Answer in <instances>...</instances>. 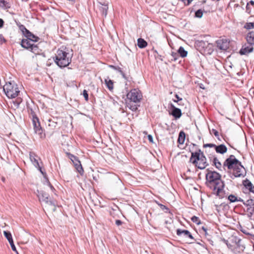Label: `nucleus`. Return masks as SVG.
<instances>
[{
  "label": "nucleus",
  "instance_id": "79ce46f5",
  "mask_svg": "<svg viewBox=\"0 0 254 254\" xmlns=\"http://www.w3.org/2000/svg\"><path fill=\"white\" fill-rule=\"evenodd\" d=\"M203 147H214L215 148L216 145L214 144H212V143H207V144H204Z\"/></svg>",
  "mask_w": 254,
  "mask_h": 254
},
{
  "label": "nucleus",
  "instance_id": "473e14b6",
  "mask_svg": "<svg viewBox=\"0 0 254 254\" xmlns=\"http://www.w3.org/2000/svg\"><path fill=\"white\" fill-rule=\"evenodd\" d=\"M242 202L243 203V204L245 205H246L247 206H252L254 208V201L252 199H249L247 200L246 201H243V202Z\"/></svg>",
  "mask_w": 254,
  "mask_h": 254
},
{
  "label": "nucleus",
  "instance_id": "6e6552de",
  "mask_svg": "<svg viewBox=\"0 0 254 254\" xmlns=\"http://www.w3.org/2000/svg\"><path fill=\"white\" fill-rule=\"evenodd\" d=\"M127 96L129 102H132L134 103H139L142 97L140 91L137 89H131Z\"/></svg>",
  "mask_w": 254,
  "mask_h": 254
},
{
  "label": "nucleus",
  "instance_id": "37998d69",
  "mask_svg": "<svg viewBox=\"0 0 254 254\" xmlns=\"http://www.w3.org/2000/svg\"><path fill=\"white\" fill-rule=\"evenodd\" d=\"M116 70L118 71L122 75L124 78H125V73L123 72L121 67H117V69Z\"/></svg>",
  "mask_w": 254,
  "mask_h": 254
},
{
  "label": "nucleus",
  "instance_id": "a878e982",
  "mask_svg": "<svg viewBox=\"0 0 254 254\" xmlns=\"http://www.w3.org/2000/svg\"><path fill=\"white\" fill-rule=\"evenodd\" d=\"M105 82L108 89L110 91H112L114 88L113 81L112 80L110 79L109 78H108L107 79H105Z\"/></svg>",
  "mask_w": 254,
  "mask_h": 254
},
{
  "label": "nucleus",
  "instance_id": "1a4fd4ad",
  "mask_svg": "<svg viewBox=\"0 0 254 254\" xmlns=\"http://www.w3.org/2000/svg\"><path fill=\"white\" fill-rule=\"evenodd\" d=\"M31 115L32 117V123L35 132L41 135L43 130L40 126L39 119L36 116L35 112L32 110L31 111Z\"/></svg>",
  "mask_w": 254,
  "mask_h": 254
},
{
  "label": "nucleus",
  "instance_id": "4468645a",
  "mask_svg": "<svg viewBox=\"0 0 254 254\" xmlns=\"http://www.w3.org/2000/svg\"><path fill=\"white\" fill-rule=\"evenodd\" d=\"M171 108L172 109V115L176 119L180 118L182 116V112L181 110L176 107L172 104H171Z\"/></svg>",
  "mask_w": 254,
  "mask_h": 254
},
{
  "label": "nucleus",
  "instance_id": "9d476101",
  "mask_svg": "<svg viewBox=\"0 0 254 254\" xmlns=\"http://www.w3.org/2000/svg\"><path fill=\"white\" fill-rule=\"evenodd\" d=\"M68 157L74 164L76 170L80 175H83L84 171L80 161L78 158L70 153H66Z\"/></svg>",
  "mask_w": 254,
  "mask_h": 254
},
{
  "label": "nucleus",
  "instance_id": "412c9836",
  "mask_svg": "<svg viewBox=\"0 0 254 254\" xmlns=\"http://www.w3.org/2000/svg\"><path fill=\"white\" fill-rule=\"evenodd\" d=\"M19 28L20 30V31L22 32L23 35L27 38L28 37H29L32 33L28 30L24 25H20L19 26Z\"/></svg>",
  "mask_w": 254,
  "mask_h": 254
},
{
  "label": "nucleus",
  "instance_id": "5fc2aeb1",
  "mask_svg": "<svg viewBox=\"0 0 254 254\" xmlns=\"http://www.w3.org/2000/svg\"><path fill=\"white\" fill-rule=\"evenodd\" d=\"M247 3H249V5H251L253 6V7H254V0H250L249 2Z\"/></svg>",
  "mask_w": 254,
  "mask_h": 254
},
{
  "label": "nucleus",
  "instance_id": "72a5a7b5",
  "mask_svg": "<svg viewBox=\"0 0 254 254\" xmlns=\"http://www.w3.org/2000/svg\"><path fill=\"white\" fill-rule=\"evenodd\" d=\"M31 52L35 54L39 53V49L37 45L33 44L30 49L29 50Z\"/></svg>",
  "mask_w": 254,
  "mask_h": 254
},
{
  "label": "nucleus",
  "instance_id": "cd10ccee",
  "mask_svg": "<svg viewBox=\"0 0 254 254\" xmlns=\"http://www.w3.org/2000/svg\"><path fill=\"white\" fill-rule=\"evenodd\" d=\"M147 45V42L143 39L139 38L137 39V46L139 48H144Z\"/></svg>",
  "mask_w": 254,
  "mask_h": 254
},
{
  "label": "nucleus",
  "instance_id": "7ed1b4c3",
  "mask_svg": "<svg viewBox=\"0 0 254 254\" xmlns=\"http://www.w3.org/2000/svg\"><path fill=\"white\" fill-rule=\"evenodd\" d=\"M72 54L68 50L63 47L59 49L53 57L55 63L61 68L68 66L71 62Z\"/></svg>",
  "mask_w": 254,
  "mask_h": 254
},
{
  "label": "nucleus",
  "instance_id": "f03ea898",
  "mask_svg": "<svg viewBox=\"0 0 254 254\" xmlns=\"http://www.w3.org/2000/svg\"><path fill=\"white\" fill-rule=\"evenodd\" d=\"M223 168L225 171L227 168L229 177L233 180L236 178L244 177L246 175L245 168L233 155H231L225 160Z\"/></svg>",
  "mask_w": 254,
  "mask_h": 254
},
{
  "label": "nucleus",
  "instance_id": "8fccbe9b",
  "mask_svg": "<svg viewBox=\"0 0 254 254\" xmlns=\"http://www.w3.org/2000/svg\"><path fill=\"white\" fill-rule=\"evenodd\" d=\"M44 179H45V180L44 181V184L45 185L47 186V183L50 182H49V180L48 179V178L46 177V175H44Z\"/></svg>",
  "mask_w": 254,
  "mask_h": 254
},
{
  "label": "nucleus",
  "instance_id": "ddd939ff",
  "mask_svg": "<svg viewBox=\"0 0 254 254\" xmlns=\"http://www.w3.org/2000/svg\"><path fill=\"white\" fill-rule=\"evenodd\" d=\"M3 234L4 235V236L6 237V238L7 239V240L8 241L12 251H13L15 252L16 253H17L16 247L13 243V241L11 233L9 231H4L3 232Z\"/></svg>",
  "mask_w": 254,
  "mask_h": 254
},
{
  "label": "nucleus",
  "instance_id": "a18cd8bd",
  "mask_svg": "<svg viewBox=\"0 0 254 254\" xmlns=\"http://www.w3.org/2000/svg\"><path fill=\"white\" fill-rule=\"evenodd\" d=\"M246 11L248 13H250L251 11V7L250 6V5H249V3H247L246 6Z\"/></svg>",
  "mask_w": 254,
  "mask_h": 254
},
{
  "label": "nucleus",
  "instance_id": "58836bf2",
  "mask_svg": "<svg viewBox=\"0 0 254 254\" xmlns=\"http://www.w3.org/2000/svg\"><path fill=\"white\" fill-rule=\"evenodd\" d=\"M47 186L49 187L50 188V189H51V191L53 192H54L55 195H56V190L54 188V187L52 185V184L50 183V182L47 183Z\"/></svg>",
  "mask_w": 254,
  "mask_h": 254
},
{
  "label": "nucleus",
  "instance_id": "f3484780",
  "mask_svg": "<svg viewBox=\"0 0 254 254\" xmlns=\"http://www.w3.org/2000/svg\"><path fill=\"white\" fill-rule=\"evenodd\" d=\"M34 44L31 43V41L27 39H22L21 42V46L22 47L29 50Z\"/></svg>",
  "mask_w": 254,
  "mask_h": 254
},
{
  "label": "nucleus",
  "instance_id": "de8ad7c7",
  "mask_svg": "<svg viewBox=\"0 0 254 254\" xmlns=\"http://www.w3.org/2000/svg\"><path fill=\"white\" fill-rule=\"evenodd\" d=\"M115 224L117 226H120L123 224V222L120 220H116L115 221Z\"/></svg>",
  "mask_w": 254,
  "mask_h": 254
},
{
  "label": "nucleus",
  "instance_id": "f8f14e48",
  "mask_svg": "<svg viewBox=\"0 0 254 254\" xmlns=\"http://www.w3.org/2000/svg\"><path fill=\"white\" fill-rule=\"evenodd\" d=\"M254 48L252 45L249 44L248 45H247L246 44H245L244 46H243L241 49L240 50L239 53L241 55H246L252 52Z\"/></svg>",
  "mask_w": 254,
  "mask_h": 254
},
{
  "label": "nucleus",
  "instance_id": "ea45409f",
  "mask_svg": "<svg viewBox=\"0 0 254 254\" xmlns=\"http://www.w3.org/2000/svg\"><path fill=\"white\" fill-rule=\"evenodd\" d=\"M83 95L86 101L88 100V94L86 90H84L83 91Z\"/></svg>",
  "mask_w": 254,
  "mask_h": 254
},
{
  "label": "nucleus",
  "instance_id": "2f4dec72",
  "mask_svg": "<svg viewBox=\"0 0 254 254\" xmlns=\"http://www.w3.org/2000/svg\"><path fill=\"white\" fill-rule=\"evenodd\" d=\"M27 39H28L32 42H36L39 40L40 38L32 33L31 35L27 38Z\"/></svg>",
  "mask_w": 254,
  "mask_h": 254
},
{
  "label": "nucleus",
  "instance_id": "49530a36",
  "mask_svg": "<svg viewBox=\"0 0 254 254\" xmlns=\"http://www.w3.org/2000/svg\"><path fill=\"white\" fill-rule=\"evenodd\" d=\"M182 1L184 2L185 4L188 5L190 3L192 0H182Z\"/></svg>",
  "mask_w": 254,
  "mask_h": 254
},
{
  "label": "nucleus",
  "instance_id": "2eb2a0df",
  "mask_svg": "<svg viewBox=\"0 0 254 254\" xmlns=\"http://www.w3.org/2000/svg\"><path fill=\"white\" fill-rule=\"evenodd\" d=\"M176 233L178 236H181L182 235H184V236L186 237H188L191 239H193L192 235L188 230L178 229L177 230Z\"/></svg>",
  "mask_w": 254,
  "mask_h": 254
},
{
  "label": "nucleus",
  "instance_id": "6e6d98bb",
  "mask_svg": "<svg viewBox=\"0 0 254 254\" xmlns=\"http://www.w3.org/2000/svg\"><path fill=\"white\" fill-rule=\"evenodd\" d=\"M202 230L204 232L205 235H207V229L206 228H205L204 227H202Z\"/></svg>",
  "mask_w": 254,
  "mask_h": 254
},
{
  "label": "nucleus",
  "instance_id": "393cba45",
  "mask_svg": "<svg viewBox=\"0 0 254 254\" xmlns=\"http://www.w3.org/2000/svg\"><path fill=\"white\" fill-rule=\"evenodd\" d=\"M186 135L183 131H181L179 132V137L178 139V142L179 144H183L185 140Z\"/></svg>",
  "mask_w": 254,
  "mask_h": 254
},
{
  "label": "nucleus",
  "instance_id": "4d7b16f0",
  "mask_svg": "<svg viewBox=\"0 0 254 254\" xmlns=\"http://www.w3.org/2000/svg\"><path fill=\"white\" fill-rule=\"evenodd\" d=\"M37 168H38V170L40 171V172L43 175H44V172H43L42 170V168L40 167V166H39V167H37Z\"/></svg>",
  "mask_w": 254,
  "mask_h": 254
},
{
  "label": "nucleus",
  "instance_id": "a211bd4d",
  "mask_svg": "<svg viewBox=\"0 0 254 254\" xmlns=\"http://www.w3.org/2000/svg\"><path fill=\"white\" fill-rule=\"evenodd\" d=\"M246 39L249 44L254 46V31L249 32L246 36Z\"/></svg>",
  "mask_w": 254,
  "mask_h": 254
},
{
  "label": "nucleus",
  "instance_id": "dca6fc26",
  "mask_svg": "<svg viewBox=\"0 0 254 254\" xmlns=\"http://www.w3.org/2000/svg\"><path fill=\"white\" fill-rule=\"evenodd\" d=\"M243 184L244 186L248 189L250 192L254 193V186L248 179L243 181Z\"/></svg>",
  "mask_w": 254,
  "mask_h": 254
},
{
  "label": "nucleus",
  "instance_id": "7c9ffc66",
  "mask_svg": "<svg viewBox=\"0 0 254 254\" xmlns=\"http://www.w3.org/2000/svg\"><path fill=\"white\" fill-rule=\"evenodd\" d=\"M213 163L216 168L219 170H221V169L223 168V166H222L221 163L217 158H214L213 159Z\"/></svg>",
  "mask_w": 254,
  "mask_h": 254
},
{
  "label": "nucleus",
  "instance_id": "603ef678",
  "mask_svg": "<svg viewBox=\"0 0 254 254\" xmlns=\"http://www.w3.org/2000/svg\"><path fill=\"white\" fill-rule=\"evenodd\" d=\"M148 139L150 142H153V139L151 135L149 134L147 136Z\"/></svg>",
  "mask_w": 254,
  "mask_h": 254
},
{
  "label": "nucleus",
  "instance_id": "bf43d9fd",
  "mask_svg": "<svg viewBox=\"0 0 254 254\" xmlns=\"http://www.w3.org/2000/svg\"><path fill=\"white\" fill-rule=\"evenodd\" d=\"M0 39L1 41H3V42L5 41L4 37L1 35H0Z\"/></svg>",
  "mask_w": 254,
  "mask_h": 254
},
{
  "label": "nucleus",
  "instance_id": "f257e3e1",
  "mask_svg": "<svg viewBox=\"0 0 254 254\" xmlns=\"http://www.w3.org/2000/svg\"><path fill=\"white\" fill-rule=\"evenodd\" d=\"M206 186L212 190V193L222 198L227 196L224 188L225 184L221 176L215 171H208L206 174Z\"/></svg>",
  "mask_w": 254,
  "mask_h": 254
},
{
  "label": "nucleus",
  "instance_id": "5701e85b",
  "mask_svg": "<svg viewBox=\"0 0 254 254\" xmlns=\"http://www.w3.org/2000/svg\"><path fill=\"white\" fill-rule=\"evenodd\" d=\"M29 155L30 160L32 162L33 165L36 167H39V162L37 159L36 158V155L34 153L30 152Z\"/></svg>",
  "mask_w": 254,
  "mask_h": 254
},
{
  "label": "nucleus",
  "instance_id": "864d4df0",
  "mask_svg": "<svg viewBox=\"0 0 254 254\" xmlns=\"http://www.w3.org/2000/svg\"><path fill=\"white\" fill-rule=\"evenodd\" d=\"M3 23H4L3 20L2 19L0 18V28H2L3 27Z\"/></svg>",
  "mask_w": 254,
  "mask_h": 254
},
{
  "label": "nucleus",
  "instance_id": "4be33fe9",
  "mask_svg": "<svg viewBox=\"0 0 254 254\" xmlns=\"http://www.w3.org/2000/svg\"><path fill=\"white\" fill-rule=\"evenodd\" d=\"M196 43L198 47H201L202 49H205L207 48L209 46H211V45L210 43H209L207 41L203 40H198Z\"/></svg>",
  "mask_w": 254,
  "mask_h": 254
},
{
  "label": "nucleus",
  "instance_id": "e433bc0d",
  "mask_svg": "<svg viewBox=\"0 0 254 254\" xmlns=\"http://www.w3.org/2000/svg\"><path fill=\"white\" fill-rule=\"evenodd\" d=\"M191 220L193 223H195L196 224L198 225L200 223V220L199 218L195 216H192L191 218Z\"/></svg>",
  "mask_w": 254,
  "mask_h": 254
},
{
  "label": "nucleus",
  "instance_id": "6ab92c4d",
  "mask_svg": "<svg viewBox=\"0 0 254 254\" xmlns=\"http://www.w3.org/2000/svg\"><path fill=\"white\" fill-rule=\"evenodd\" d=\"M215 149L217 153L222 154L226 153L227 151V148L224 144L216 145Z\"/></svg>",
  "mask_w": 254,
  "mask_h": 254
},
{
  "label": "nucleus",
  "instance_id": "4c0bfd02",
  "mask_svg": "<svg viewBox=\"0 0 254 254\" xmlns=\"http://www.w3.org/2000/svg\"><path fill=\"white\" fill-rule=\"evenodd\" d=\"M171 56L173 58V60L176 61L178 59L179 54L178 53L172 52ZM172 60H173V59H172Z\"/></svg>",
  "mask_w": 254,
  "mask_h": 254
},
{
  "label": "nucleus",
  "instance_id": "052dcab7",
  "mask_svg": "<svg viewBox=\"0 0 254 254\" xmlns=\"http://www.w3.org/2000/svg\"><path fill=\"white\" fill-rule=\"evenodd\" d=\"M112 68L114 69H117V67L115 66H114V65H111L110 66Z\"/></svg>",
  "mask_w": 254,
  "mask_h": 254
},
{
  "label": "nucleus",
  "instance_id": "c756f323",
  "mask_svg": "<svg viewBox=\"0 0 254 254\" xmlns=\"http://www.w3.org/2000/svg\"><path fill=\"white\" fill-rule=\"evenodd\" d=\"M0 7L6 9L10 7V4L4 0H0Z\"/></svg>",
  "mask_w": 254,
  "mask_h": 254
},
{
  "label": "nucleus",
  "instance_id": "39448f33",
  "mask_svg": "<svg viewBox=\"0 0 254 254\" xmlns=\"http://www.w3.org/2000/svg\"><path fill=\"white\" fill-rule=\"evenodd\" d=\"M190 161L201 170L204 169L208 165L206 157L200 149L197 152L191 153Z\"/></svg>",
  "mask_w": 254,
  "mask_h": 254
},
{
  "label": "nucleus",
  "instance_id": "c85d7f7f",
  "mask_svg": "<svg viewBox=\"0 0 254 254\" xmlns=\"http://www.w3.org/2000/svg\"><path fill=\"white\" fill-rule=\"evenodd\" d=\"M178 53L182 58H185L187 57L188 55V52L182 46L179 48Z\"/></svg>",
  "mask_w": 254,
  "mask_h": 254
},
{
  "label": "nucleus",
  "instance_id": "a19ab883",
  "mask_svg": "<svg viewBox=\"0 0 254 254\" xmlns=\"http://www.w3.org/2000/svg\"><path fill=\"white\" fill-rule=\"evenodd\" d=\"M21 99H17L16 101L13 102V103L17 107H18L21 102Z\"/></svg>",
  "mask_w": 254,
  "mask_h": 254
},
{
  "label": "nucleus",
  "instance_id": "13d9d810",
  "mask_svg": "<svg viewBox=\"0 0 254 254\" xmlns=\"http://www.w3.org/2000/svg\"><path fill=\"white\" fill-rule=\"evenodd\" d=\"M37 168H38V170L40 171V172L43 175H44V172H43L42 170V168L40 167V166H39V167H37Z\"/></svg>",
  "mask_w": 254,
  "mask_h": 254
},
{
  "label": "nucleus",
  "instance_id": "aec40b11",
  "mask_svg": "<svg viewBox=\"0 0 254 254\" xmlns=\"http://www.w3.org/2000/svg\"><path fill=\"white\" fill-rule=\"evenodd\" d=\"M99 10L103 15L106 17L107 15V11L108 9V5L107 4H102L100 3L99 6Z\"/></svg>",
  "mask_w": 254,
  "mask_h": 254
},
{
  "label": "nucleus",
  "instance_id": "c03bdc74",
  "mask_svg": "<svg viewBox=\"0 0 254 254\" xmlns=\"http://www.w3.org/2000/svg\"><path fill=\"white\" fill-rule=\"evenodd\" d=\"M175 97L177 99V100H173V101L175 102H178L179 101H181L182 100V98H180L177 94L175 95Z\"/></svg>",
  "mask_w": 254,
  "mask_h": 254
},
{
  "label": "nucleus",
  "instance_id": "0eeeda50",
  "mask_svg": "<svg viewBox=\"0 0 254 254\" xmlns=\"http://www.w3.org/2000/svg\"><path fill=\"white\" fill-rule=\"evenodd\" d=\"M37 195L40 201H43L46 204L54 206V210L56 209L57 201L54 199H49V195L43 190H37Z\"/></svg>",
  "mask_w": 254,
  "mask_h": 254
},
{
  "label": "nucleus",
  "instance_id": "b1692460",
  "mask_svg": "<svg viewBox=\"0 0 254 254\" xmlns=\"http://www.w3.org/2000/svg\"><path fill=\"white\" fill-rule=\"evenodd\" d=\"M228 199L230 202H235L237 201L243 202V200L240 197L238 198L233 194H230L228 196Z\"/></svg>",
  "mask_w": 254,
  "mask_h": 254
},
{
  "label": "nucleus",
  "instance_id": "bb28decb",
  "mask_svg": "<svg viewBox=\"0 0 254 254\" xmlns=\"http://www.w3.org/2000/svg\"><path fill=\"white\" fill-rule=\"evenodd\" d=\"M138 103H134L132 102H129L127 103V106L130 110L132 111H136L139 105H137Z\"/></svg>",
  "mask_w": 254,
  "mask_h": 254
},
{
  "label": "nucleus",
  "instance_id": "423d86ee",
  "mask_svg": "<svg viewBox=\"0 0 254 254\" xmlns=\"http://www.w3.org/2000/svg\"><path fill=\"white\" fill-rule=\"evenodd\" d=\"M3 90L9 98H15L20 92L17 85L13 81L6 82L3 87Z\"/></svg>",
  "mask_w": 254,
  "mask_h": 254
},
{
  "label": "nucleus",
  "instance_id": "09e8293b",
  "mask_svg": "<svg viewBox=\"0 0 254 254\" xmlns=\"http://www.w3.org/2000/svg\"><path fill=\"white\" fill-rule=\"evenodd\" d=\"M159 205L160 206V207L162 209V210H168V208L164 205L163 204H159Z\"/></svg>",
  "mask_w": 254,
  "mask_h": 254
},
{
  "label": "nucleus",
  "instance_id": "f704fd0d",
  "mask_svg": "<svg viewBox=\"0 0 254 254\" xmlns=\"http://www.w3.org/2000/svg\"><path fill=\"white\" fill-rule=\"evenodd\" d=\"M244 28L248 30L254 28V22L246 23L244 25Z\"/></svg>",
  "mask_w": 254,
  "mask_h": 254
},
{
  "label": "nucleus",
  "instance_id": "c9c22d12",
  "mask_svg": "<svg viewBox=\"0 0 254 254\" xmlns=\"http://www.w3.org/2000/svg\"><path fill=\"white\" fill-rule=\"evenodd\" d=\"M203 11L202 9H198L195 12V17L199 18H201L203 15Z\"/></svg>",
  "mask_w": 254,
  "mask_h": 254
},
{
  "label": "nucleus",
  "instance_id": "3c124183",
  "mask_svg": "<svg viewBox=\"0 0 254 254\" xmlns=\"http://www.w3.org/2000/svg\"><path fill=\"white\" fill-rule=\"evenodd\" d=\"M212 131L214 134V135L216 136V137H218L219 136V133H218V131L217 130H216V129H212Z\"/></svg>",
  "mask_w": 254,
  "mask_h": 254
},
{
  "label": "nucleus",
  "instance_id": "9b49d317",
  "mask_svg": "<svg viewBox=\"0 0 254 254\" xmlns=\"http://www.w3.org/2000/svg\"><path fill=\"white\" fill-rule=\"evenodd\" d=\"M217 47L221 50H227L229 46V42L226 39H219L216 41Z\"/></svg>",
  "mask_w": 254,
  "mask_h": 254
},
{
  "label": "nucleus",
  "instance_id": "20e7f679",
  "mask_svg": "<svg viewBox=\"0 0 254 254\" xmlns=\"http://www.w3.org/2000/svg\"><path fill=\"white\" fill-rule=\"evenodd\" d=\"M228 248L234 254H241L245 249V245L242 239L236 236H232L228 240H224Z\"/></svg>",
  "mask_w": 254,
  "mask_h": 254
}]
</instances>
